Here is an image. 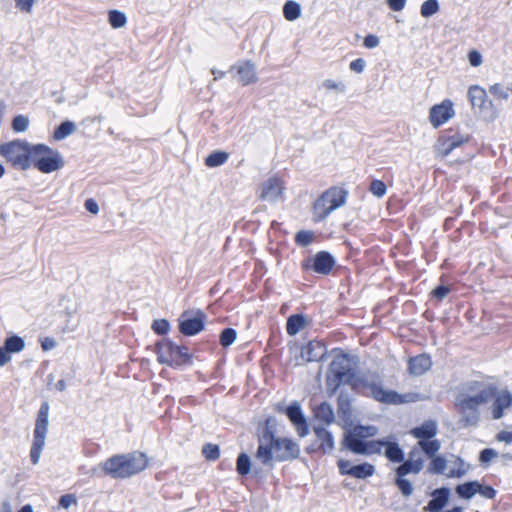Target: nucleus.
<instances>
[{
    "label": "nucleus",
    "mask_w": 512,
    "mask_h": 512,
    "mask_svg": "<svg viewBox=\"0 0 512 512\" xmlns=\"http://www.w3.org/2000/svg\"><path fill=\"white\" fill-rule=\"evenodd\" d=\"M322 85L328 90H336L339 93H345L346 91V85L343 82H336L332 79H325Z\"/></svg>",
    "instance_id": "13d9d810"
},
{
    "label": "nucleus",
    "mask_w": 512,
    "mask_h": 512,
    "mask_svg": "<svg viewBox=\"0 0 512 512\" xmlns=\"http://www.w3.org/2000/svg\"><path fill=\"white\" fill-rule=\"evenodd\" d=\"M376 378L377 381H369L366 376L358 374L355 368L347 364L342 381L344 385H349L353 392L382 404L400 405L415 400V394H401L396 390L386 389L378 375Z\"/></svg>",
    "instance_id": "f257e3e1"
},
{
    "label": "nucleus",
    "mask_w": 512,
    "mask_h": 512,
    "mask_svg": "<svg viewBox=\"0 0 512 512\" xmlns=\"http://www.w3.org/2000/svg\"><path fill=\"white\" fill-rule=\"evenodd\" d=\"M477 494L485 499L492 500L496 497L497 490L493 486L478 480Z\"/></svg>",
    "instance_id": "864d4df0"
},
{
    "label": "nucleus",
    "mask_w": 512,
    "mask_h": 512,
    "mask_svg": "<svg viewBox=\"0 0 512 512\" xmlns=\"http://www.w3.org/2000/svg\"><path fill=\"white\" fill-rule=\"evenodd\" d=\"M252 471V460L246 452H240L236 459V472L239 476L245 477Z\"/></svg>",
    "instance_id": "4c0bfd02"
},
{
    "label": "nucleus",
    "mask_w": 512,
    "mask_h": 512,
    "mask_svg": "<svg viewBox=\"0 0 512 512\" xmlns=\"http://www.w3.org/2000/svg\"><path fill=\"white\" fill-rule=\"evenodd\" d=\"M64 165V158L59 151L43 143L33 144L31 167L33 166L41 173L49 174L60 170Z\"/></svg>",
    "instance_id": "6e6552de"
},
{
    "label": "nucleus",
    "mask_w": 512,
    "mask_h": 512,
    "mask_svg": "<svg viewBox=\"0 0 512 512\" xmlns=\"http://www.w3.org/2000/svg\"><path fill=\"white\" fill-rule=\"evenodd\" d=\"M300 445L290 437L278 436L265 445H258L255 458L272 470L276 462H292L300 457Z\"/></svg>",
    "instance_id": "7ed1b4c3"
},
{
    "label": "nucleus",
    "mask_w": 512,
    "mask_h": 512,
    "mask_svg": "<svg viewBox=\"0 0 512 512\" xmlns=\"http://www.w3.org/2000/svg\"><path fill=\"white\" fill-rule=\"evenodd\" d=\"M339 473L343 476H351L356 479H367L372 477L376 468L369 462H362L359 464H352L349 460L339 459L337 461Z\"/></svg>",
    "instance_id": "2eb2a0df"
},
{
    "label": "nucleus",
    "mask_w": 512,
    "mask_h": 512,
    "mask_svg": "<svg viewBox=\"0 0 512 512\" xmlns=\"http://www.w3.org/2000/svg\"><path fill=\"white\" fill-rule=\"evenodd\" d=\"M315 233L312 230H299L294 236V241L299 247H307L313 243Z\"/></svg>",
    "instance_id": "49530a36"
},
{
    "label": "nucleus",
    "mask_w": 512,
    "mask_h": 512,
    "mask_svg": "<svg viewBox=\"0 0 512 512\" xmlns=\"http://www.w3.org/2000/svg\"><path fill=\"white\" fill-rule=\"evenodd\" d=\"M495 439L498 442H504L506 444L512 443V431L502 430L495 435Z\"/></svg>",
    "instance_id": "338daca9"
},
{
    "label": "nucleus",
    "mask_w": 512,
    "mask_h": 512,
    "mask_svg": "<svg viewBox=\"0 0 512 512\" xmlns=\"http://www.w3.org/2000/svg\"><path fill=\"white\" fill-rule=\"evenodd\" d=\"M379 37L374 34H367L363 39V45L367 49L376 48L379 45Z\"/></svg>",
    "instance_id": "e2e57ef3"
},
{
    "label": "nucleus",
    "mask_w": 512,
    "mask_h": 512,
    "mask_svg": "<svg viewBox=\"0 0 512 512\" xmlns=\"http://www.w3.org/2000/svg\"><path fill=\"white\" fill-rule=\"evenodd\" d=\"M49 409V402L43 401L37 412L35 428L33 432V442L30 450V460L34 465L38 464L41 452L45 446L49 425Z\"/></svg>",
    "instance_id": "1a4fd4ad"
},
{
    "label": "nucleus",
    "mask_w": 512,
    "mask_h": 512,
    "mask_svg": "<svg viewBox=\"0 0 512 512\" xmlns=\"http://www.w3.org/2000/svg\"><path fill=\"white\" fill-rule=\"evenodd\" d=\"M308 324L306 315L295 313L288 316L286 320V331L289 336H295L303 330Z\"/></svg>",
    "instance_id": "7c9ffc66"
},
{
    "label": "nucleus",
    "mask_w": 512,
    "mask_h": 512,
    "mask_svg": "<svg viewBox=\"0 0 512 512\" xmlns=\"http://www.w3.org/2000/svg\"><path fill=\"white\" fill-rule=\"evenodd\" d=\"M149 465L147 455L140 451L115 454L104 461V475L112 479H127L144 471Z\"/></svg>",
    "instance_id": "20e7f679"
},
{
    "label": "nucleus",
    "mask_w": 512,
    "mask_h": 512,
    "mask_svg": "<svg viewBox=\"0 0 512 512\" xmlns=\"http://www.w3.org/2000/svg\"><path fill=\"white\" fill-rule=\"evenodd\" d=\"M76 130V125L71 120H64L53 131V139L61 141L73 134Z\"/></svg>",
    "instance_id": "c9c22d12"
},
{
    "label": "nucleus",
    "mask_w": 512,
    "mask_h": 512,
    "mask_svg": "<svg viewBox=\"0 0 512 512\" xmlns=\"http://www.w3.org/2000/svg\"><path fill=\"white\" fill-rule=\"evenodd\" d=\"M314 433L317 439L320 441L318 446L319 452L324 455L330 453L335 447L333 433L324 426H315Z\"/></svg>",
    "instance_id": "c85d7f7f"
},
{
    "label": "nucleus",
    "mask_w": 512,
    "mask_h": 512,
    "mask_svg": "<svg viewBox=\"0 0 512 512\" xmlns=\"http://www.w3.org/2000/svg\"><path fill=\"white\" fill-rule=\"evenodd\" d=\"M394 484L404 497L407 498L412 495L414 490L413 484L409 479L406 478V475L395 472Z\"/></svg>",
    "instance_id": "79ce46f5"
},
{
    "label": "nucleus",
    "mask_w": 512,
    "mask_h": 512,
    "mask_svg": "<svg viewBox=\"0 0 512 512\" xmlns=\"http://www.w3.org/2000/svg\"><path fill=\"white\" fill-rule=\"evenodd\" d=\"M369 191L376 197L382 198L387 192V186L384 181L373 179L369 186Z\"/></svg>",
    "instance_id": "6e6d98bb"
},
{
    "label": "nucleus",
    "mask_w": 512,
    "mask_h": 512,
    "mask_svg": "<svg viewBox=\"0 0 512 512\" xmlns=\"http://www.w3.org/2000/svg\"><path fill=\"white\" fill-rule=\"evenodd\" d=\"M151 329L156 335L165 338L164 336H166L169 333L171 325L169 320L165 318H160L153 320L151 324Z\"/></svg>",
    "instance_id": "de8ad7c7"
},
{
    "label": "nucleus",
    "mask_w": 512,
    "mask_h": 512,
    "mask_svg": "<svg viewBox=\"0 0 512 512\" xmlns=\"http://www.w3.org/2000/svg\"><path fill=\"white\" fill-rule=\"evenodd\" d=\"M283 17L287 21L297 20L302 13V8L299 2L295 0H287L282 7Z\"/></svg>",
    "instance_id": "f704fd0d"
},
{
    "label": "nucleus",
    "mask_w": 512,
    "mask_h": 512,
    "mask_svg": "<svg viewBox=\"0 0 512 512\" xmlns=\"http://www.w3.org/2000/svg\"><path fill=\"white\" fill-rule=\"evenodd\" d=\"M229 153L224 150H214L207 155L204 164L209 168L219 167L227 162Z\"/></svg>",
    "instance_id": "e433bc0d"
},
{
    "label": "nucleus",
    "mask_w": 512,
    "mask_h": 512,
    "mask_svg": "<svg viewBox=\"0 0 512 512\" xmlns=\"http://www.w3.org/2000/svg\"><path fill=\"white\" fill-rule=\"evenodd\" d=\"M33 144L24 139H14L0 144V156L13 168L28 170L31 168Z\"/></svg>",
    "instance_id": "0eeeda50"
},
{
    "label": "nucleus",
    "mask_w": 512,
    "mask_h": 512,
    "mask_svg": "<svg viewBox=\"0 0 512 512\" xmlns=\"http://www.w3.org/2000/svg\"><path fill=\"white\" fill-rule=\"evenodd\" d=\"M430 463L428 465V472L431 474H443L447 467V460L446 458L441 455H435L433 457H430Z\"/></svg>",
    "instance_id": "37998d69"
},
{
    "label": "nucleus",
    "mask_w": 512,
    "mask_h": 512,
    "mask_svg": "<svg viewBox=\"0 0 512 512\" xmlns=\"http://www.w3.org/2000/svg\"><path fill=\"white\" fill-rule=\"evenodd\" d=\"M274 409L287 416L300 438L309 434L307 418L303 412L301 404L297 400L292 401L289 405H284L279 402L275 405Z\"/></svg>",
    "instance_id": "ddd939ff"
},
{
    "label": "nucleus",
    "mask_w": 512,
    "mask_h": 512,
    "mask_svg": "<svg viewBox=\"0 0 512 512\" xmlns=\"http://www.w3.org/2000/svg\"><path fill=\"white\" fill-rule=\"evenodd\" d=\"M277 426L278 421L274 416H268L263 425L259 426V433L257 437L258 445H265L274 438L278 437L277 435Z\"/></svg>",
    "instance_id": "cd10ccee"
},
{
    "label": "nucleus",
    "mask_w": 512,
    "mask_h": 512,
    "mask_svg": "<svg viewBox=\"0 0 512 512\" xmlns=\"http://www.w3.org/2000/svg\"><path fill=\"white\" fill-rule=\"evenodd\" d=\"M314 414L319 421L325 423L326 425H330L335 421L333 407L327 401L320 403L314 410Z\"/></svg>",
    "instance_id": "72a5a7b5"
},
{
    "label": "nucleus",
    "mask_w": 512,
    "mask_h": 512,
    "mask_svg": "<svg viewBox=\"0 0 512 512\" xmlns=\"http://www.w3.org/2000/svg\"><path fill=\"white\" fill-rule=\"evenodd\" d=\"M237 339V331L232 327L224 328L219 335V343L223 348L230 347Z\"/></svg>",
    "instance_id": "c03bdc74"
},
{
    "label": "nucleus",
    "mask_w": 512,
    "mask_h": 512,
    "mask_svg": "<svg viewBox=\"0 0 512 512\" xmlns=\"http://www.w3.org/2000/svg\"><path fill=\"white\" fill-rule=\"evenodd\" d=\"M468 61L472 67H478L482 64V55L478 50H470L468 52Z\"/></svg>",
    "instance_id": "052dcab7"
},
{
    "label": "nucleus",
    "mask_w": 512,
    "mask_h": 512,
    "mask_svg": "<svg viewBox=\"0 0 512 512\" xmlns=\"http://www.w3.org/2000/svg\"><path fill=\"white\" fill-rule=\"evenodd\" d=\"M478 480H468L463 483L456 484L454 494L459 500L470 501L477 495Z\"/></svg>",
    "instance_id": "c756f323"
},
{
    "label": "nucleus",
    "mask_w": 512,
    "mask_h": 512,
    "mask_svg": "<svg viewBox=\"0 0 512 512\" xmlns=\"http://www.w3.org/2000/svg\"><path fill=\"white\" fill-rule=\"evenodd\" d=\"M431 356L427 353H422L408 360V372L412 376H421L429 371L432 367Z\"/></svg>",
    "instance_id": "5701e85b"
},
{
    "label": "nucleus",
    "mask_w": 512,
    "mask_h": 512,
    "mask_svg": "<svg viewBox=\"0 0 512 512\" xmlns=\"http://www.w3.org/2000/svg\"><path fill=\"white\" fill-rule=\"evenodd\" d=\"M440 10L438 0H425L420 7V14L423 18H430Z\"/></svg>",
    "instance_id": "a18cd8bd"
},
{
    "label": "nucleus",
    "mask_w": 512,
    "mask_h": 512,
    "mask_svg": "<svg viewBox=\"0 0 512 512\" xmlns=\"http://www.w3.org/2000/svg\"><path fill=\"white\" fill-rule=\"evenodd\" d=\"M77 503V498L74 494L61 495L58 500V505L61 508L68 509L72 504Z\"/></svg>",
    "instance_id": "bf43d9fd"
},
{
    "label": "nucleus",
    "mask_w": 512,
    "mask_h": 512,
    "mask_svg": "<svg viewBox=\"0 0 512 512\" xmlns=\"http://www.w3.org/2000/svg\"><path fill=\"white\" fill-rule=\"evenodd\" d=\"M498 456V453L493 448H484L479 452L478 460L480 465L484 468L490 466L492 460Z\"/></svg>",
    "instance_id": "603ef678"
},
{
    "label": "nucleus",
    "mask_w": 512,
    "mask_h": 512,
    "mask_svg": "<svg viewBox=\"0 0 512 512\" xmlns=\"http://www.w3.org/2000/svg\"><path fill=\"white\" fill-rule=\"evenodd\" d=\"M366 61L363 58H357L350 62L349 68L356 73H362L365 69Z\"/></svg>",
    "instance_id": "0e129e2a"
},
{
    "label": "nucleus",
    "mask_w": 512,
    "mask_h": 512,
    "mask_svg": "<svg viewBox=\"0 0 512 512\" xmlns=\"http://www.w3.org/2000/svg\"><path fill=\"white\" fill-rule=\"evenodd\" d=\"M479 392L487 393L488 402L493 400L491 405V416L493 420H499L505 416V410L512 407V393L508 389L499 390L494 383L480 389Z\"/></svg>",
    "instance_id": "9b49d317"
},
{
    "label": "nucleus",
    "mask_w": 512,
    "mask_h": 512,
    "mask_svg": "<svg viewBox=\"0 0 512 512\" xmlns=\"http://www.w3.org/2000/svg\"><path fill=\"white\" fill-rule=\"evenodd\" d=\"M383 449L384 456L391 463L404 461V450L400 446L399 441L394 434H389L388 436L380 439L341 440V450L349 451L355 455H380L382 454Z\"/></svg>",
    "instance_id": "f03ea898"
},
{
    "label": "nucleus",
    "mask_w": 512,
    "mask_h": 512,
    "mask_svg": "<svg viewBox=\"0 0 512 512\" xmlns=\"http://www.w3.org/2000/svg\"><path fill=\"white\" fill-rule=\"evenodd\" d=\"M153 351L160 364L174 369H183L193 364V354L185 345H179L170 338H162L154 343Z\"/></svg>",
    "instance_id": "39448f33"
},
{
    "label": "nucleus",
    "mask_w": 512,
    "mask_h": 512,
    "mask_svg": "<svg viewBox=\"0 0 512 512\" xmlns=\"http://www.w3.org/2000/svg\"><path fill=\"white\" fill-rule=\"evenodd\" d=\"M337 413L341 420L351 426L352 423V398L348 392L341 390L337 398Z\"/></svg>",
    "instance_id": "a878e982"
},
{
    "label": "nucleus",
    "mask_w": 512,
    "mask_h": 512,
    "mask_svg": "<svg viewBox=\"0 0 512 512\" xmlns=\"http://www.w3.org/2000/svg\"><path fill=\"white\" fill-rule=\"evenodd\" d=\"M35 0H15V6L22 12H32Z\"/></svg>",
    "instance_id": "680f3d73"
},
{
    "label": "nucleus",
    "mask_w": 512,
    "mask_h": 512,
    "mask_svg": "<svg viewBox=\"0 0 512 512\" xmlns=\"http://www.w3.org/2000/svg\"><path fill=\"white\" fill-rule=\"evenodd\" d=\"M341 385H344L342 380L326 375L325 386L328 397H333L337 393Z\"/></svg>",
    "instance_id": "5fc2aeb1"
},
{
    "label": "nucleus",
    "mask_w": 512,
    "mask_h": 512,
    "mask_svg": "<svg viewBox=\"0 0 512 512\" xmlns=\"http://www.w3.org/2000/svg\"><path fill=\"white\" fill-rule=\"evenodd\" d=\"M407 0H386V4L392 11H402L406 6Z\"/></svg>",
    "instance_id": "69168bd1"
},
{
    "label": "nucleus",
    "mask_w": 512,
    "mask_h": 512,
    "mask_svg": "<svg viewBox=\"0 0 512 512\" xmlns=\"http://www.w3.org/2000/svg\"><path fill=\"white\" fill-rule=\"evenodd\" d=\"M207 315L201 309L185 310L178 318V330L185 337L198 335L205 328Z\"/></svg>",
    "instance_id": "f8f14e48"
},
{
    "label": "nucleus",
    "mask_w": 512,
    "mask_h": 512,
    "mask_svg": "<svg viewBox=\"0 0 512 512\" xmlns=\"http://www.w3.org/2000/svg\"><path fill=\"white\" fill-rule=\"evenodd\" d=\"M469 137H465L459 133H455L453 135L443 134L439 136L437 139L434 150L437 155L445 158L447 157L454 149L460 147L464 143L468 141Z\"/></svg>",
    "instance_id": "a211bd4d"
},
{
    "label": "nucleus",
    "mask_w": 512,
    "mask_h": 512,
    "mask_svg": "<svg viewBox=\"0 0 512 512\" xmlns=\"http://www.w3.org/2000/svg\"><path fill=\"white\" fill-rule=\"evenodd\" d=\"M455 115L453 102L445 99L439 104L433 105L429 110V121L434 128H439Z\"/></svg>",
    "instance_id": "f3484780"
},
{
    "label": "nucleus",
    "mask_w": 512,
    "mask_h": 512,
    "mask_svg": "<svg viewBox=\"0 0 512 512\" xmlns=\"http://www.w3.org/2000/svg\"><path fill=\"white\" fill-rule=\"evenodd\" d=\"M29 127V118L25 115H16L11 121V128L15 133L25 132Z\"/></svg>",
    "instance_id": "3c124183"
},
{
    "label": "nucleus",
    "mask_w": 512,
    "mask_h": 512,
    "mask_svg": "<svg viewBox=\"0 0 512 512\" xmlns=\"http://www.w3.org/2000/svg\"><path fill=\"white\" fill-rule=\"evenodd\" d=\"M327 355V347L324 342L311 340L305 346H302L301 357L306 362L324 361Z\"/></svg>",
    "instance_id": "aec40b11"
},
{
    "label": "nucleus",
    "mask_w": 512,
    "mask_h": 512,
    "mask_svg": "<svg viewBox=\"0 0 512 512\" xmlns=\"http://www.w3.org/2000/svg\"><path fill=\"white\" fill-rule=\"evenodd\" d=\"M108 23L113 29H120L126 26L127 15L118 9H110L107 13Z\"/></svg>",
    "instance_id": "ea45409f"
},
{
    "label": "nucleus",
    "mask_w": 512,
    "mask_h": 512,
    "mask_svg": "<svg viewBox=\"0 0 512 512\" xmlns=\"http://www.w3.org/2000/svg\"><path fill=\"white\" fill-rule=\"evenodd\" d=\"M467 97L475 114L485 121H494L499 117L498 110L492 100L488 98L484 88L479 85H471L468 89Z\"/></svg>",
    "instance_id": "9d476101"
},
{
    "label": "nucleus",
    "mask_w": 512,
    "mask_h": 512,
    "mask_svg": "<svg viewBox=\"0 0 512 512\" xmlns=\"http://www.w3.org/2000/svg\"><path fill=\"white\" fill-rule=\"evenodd\" d=\"M348 194V190L336 186L330 187L325 192H323V195L329 203L330 210H332V212L346 203Z\"/></svg>",
    "instance_id": "bb28decb"
},
{
    "label": "nucleus",
    "mask_w": 512,
    "mask_h": 512,
    "mask_svg": "<svg viewBox=\"0 0 512 512\" xmlns=\"http://www.w3.org/2000/svg\"><path fill=\"white\" fill-rule=\"evenodd\" d=\"M438 426L435 420H425L419 426L413 427L410 430V435L418 440V442L426 441L434 438L437 435Z\"/></svg>",
    "instance_id": "b1692460"
},
{
    "label": "nucleus",
    "mask_w": 512,
    "mask_h": 512,
    "mask_svg": "<svg viewBox=\"0 0 512 512\" xmlns=\"http://www.w3.org/2000/svg\"><path fill=\"white\" fill-rule=\"evenodd\" d=\"M417 445H418L420 451L427 458L438 455V452L441 448V442L438 439H436L435 437L430 440L417 442Z\"/></svg>",
    "instance_id": "58836bf2"
},
{
    "label": "nucleus",
    "mask_w": 512,
    "mask_h": 512,
    "mask_svg": "<svg viewBox=\"0 0 512 512\" xmlns=\"http://www.w3.org/2000/svg\"><path fill=\"white\" fill-rule=\"evenodd\" d=\"M334 350H339L340 353L337 354L329 364L326 375L342 380L345 368L347 366V362L350 360V355L348 353L343 352L339 348H336Z\"/></svg>",
    "instance_id": "393cba45"
},
{
    "label": "nucleus",
    "mask_w": 512,
    "mask_h": 512,
    "mask_svg": "<svg viewBox=\"0 0 512 512\" xmlns=\"http://www.w3.org/2000/svg\"><path fill=\"white\" fill-rule=\"evenodd\" d=\"M331 213L332 210H330L329 203L322 193L313 203V219L315 222H321L325 220Z\"/></svg>",
    "instance_id": "473e14b6"
},
{
    "label": "nucleus",
    "mask_w": 512,
    "mask_h": 512,
    "mask_svg": "<svg viewBox=\"0 0 512 512\" xmlns=\"http://www.w3.org/2000/svg\"><path fill=\"white\" fill-rule=\"evenodd\" d=\"M202 455L208 461H215L220 457V447L218 444L206 443L202 446Z\"/></svg>",
    "instance_id": "8fccbe9b"
},
{
    "label": "nucleus",
    "mask_w": 512,
    "mask_h": 512,
    "mask_svg": "<svg viewBox=\"0 0 512 512\" xmlns=\"http://www.w3.org/2000/svg\"><path fill=\"white\" fill-rule=\"evenodd\" d=\"M336 265V259L332 253L326 250L318 251L302 260L301 269L304 272L312 271L319 275H329Z\"/></svg>",
    "instance_id": "4468645a"
},
{
    "label": "nucleus",
    "mask_w": 512,
    "mask_h": 512,
    "mask_svg": "<svg viewBox=\"0 0 512 512\" xmlns=\"http://www.w3.org/2000/svg\"><path fill=\"white\" fill-rule=\"evenodd\" d=\"M489 92L497 99L507 100L512 93V83L511 86H504L500 83H495L490 86Z\"/></svg>",
    "instance_id": "09e8293b"
},
{
    "label": "nucleus",
    "mask_w": 512,
    "mask_h": 512,
    "mask_svg": "<svg viewBox=\"0 0 512 512\" xmlns=\"http://www.w3.org/2000/svg\"><path fill=\"white\" fill-rule=\"evenodd\" d=\"M488 394L478 392L476 394L459 393L455 398V408L460 414L457 421L459 428L478 427L481 413L480 406L488 403Z\"/></svg>",
    "instance_id": "423d86ee"
},
{
    "label": "nucleus",
    "mask_w": 512,
    "mask_h": 512,
    "mask_svg": "<svg viewBox=\"0 0 512 512\" xmlns=\"http://www.w3.org/2000/svg\"><path fill=\"white\" fill-rule=\"evenodd\" d=\"M236 70L239 76V83L247 86L257 82L258 77L256 74V66L251 60L240 61L231 66L230 71Z\"/></svg>",
    "instance_id": "412c9836"
},
{
    "label": "nucleus",
    "mask_w": 512,
    "mask_h": 512,
    "mask_svg": "<svg viewBox=\"0 0 512 512\" xmlns=\"http://www.w3.org/2000/svg\"><path fill=\"white\" fill-rule=\"evenodd\" d=\"M3 346L12 355L21 352L25 348V340L16 334H12L5 338Z\"/></svg>",
    "instance_id": "a19ab883"
},
{
    "label": "nucleus",
    "mask_w": 512,
    "mask_h": 512,
    "mask_svg": "<svg viewBox=\"0 0 512 512\" xmlns=\"http://www.w3.org/2000/svg\"><path fill=\"white\" fill-rule=\"evenodd\" d=\"M282 190L281 180L277 177H270L261 184L260 199L274 203L281 196Z\"/></svg>",
    "instance_id": "4be33fe9"
},
{
    "label": "nucleus",
    "mask_w": 512,
    "mask_h": 512,
    "mask_svg": "<svg viewBox=\"0 0 512 512\" xmlns=\"http://www.w3.org/2000/svg\"><path fill=\"white\" fill-rule=\"evenodd\" d=\"M85 209L91 214H97L99 212V205L93 198H88L84 202Z\"/></svg>",
    "instance_id": "774afa93"
},
{
    "label": "nucleus",
    "mask_w": 512,
    "mask_h": 512,
    "mask_svg": "<svg viewBox=\"0 0 512 512\" xmlns=\"http://www.w3.org/2000/svg\"><path fill=\"white\" fill-rule=\"evenodd\" d=\"M401 465L396 467L395 472L402 473L404 475L408 474H419L423 469L424 460L421 457H417V459L411 458L405 460L403 462H399Z\"/></svg>",
    "instance_id": "2f4dec72"
},
{
    "label": "nucleus",
    "mask_w": 512,
    "mask_h": 512,
    "mask_svg": "<svg viewBox=\"0 0 512 512\" xmlns=\"http://www.w3.org/2000/svg\"><path fill=\"white\" fill-rule=\"evenodd\" d=\"M451 287L447 284L441 283L437 285L430 293L431 297L442 301L450 293Z\"/></svg>",
    "instance_id": "4d7b16f0"
},
{
    "label": "nucleus",
    "mask_w": 512,
    "mask_h": 512,
    "mask_svg": "<svg viewBox=\"0 0 512 512\" xmlns=\"http://www.w3.org/2000/svg\"><path fill=\"white\" fill-rule=\"evenodd\" d=\"M378 432L379 429L375 425L357 423L355 425L352 424L350 428L344 430L342 439L368 440L375 437Z\"/></svg>",
    "instance_id": "6ab92c4d"
},
{
    "label": "nucleus",
    "mask_w": 512,
    "mask_h": 512,
    "mask_svg": "<svg viewBox=\"0 0 512 512\" xmlns=\"http://www.w3.org/2000/svg\"><path fill=\"white\" fill-rule=\"evenodd\" d=\"M430 499L426 506L423 507V512H438L439 510L447 509L452 497V490L450 487L443 485L432 489L428 492Z\"/></svg>",
    "instance_id": "dca6fc26"
}]
</instances>
